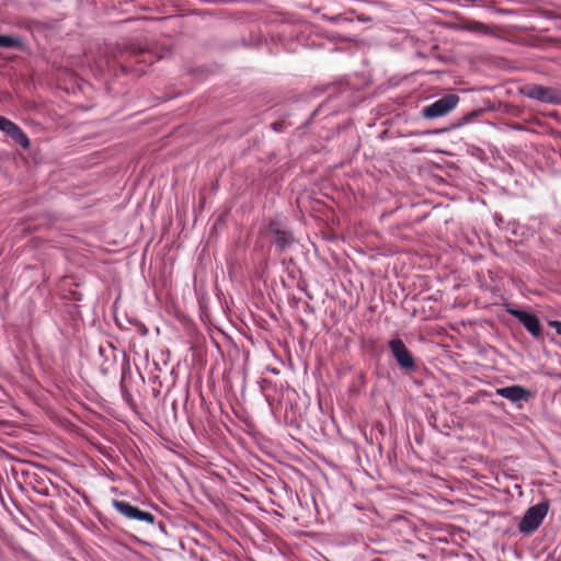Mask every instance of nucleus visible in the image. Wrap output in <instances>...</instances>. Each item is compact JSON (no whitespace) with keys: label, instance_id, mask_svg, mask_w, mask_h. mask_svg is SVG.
Masks as SVG:
<instances>
[{"label":"nucleus","instance_id":"nucleus-1","mask_svg":"<svg viewBox=\"0 0 561 561\" xmlns=\"http://www.w3.org/2000/svg\"><path fill=\"white\" fill-rule=\"evenodd\" d=\"M518 93L530 100L550 105H561V89L536 83H525Z\"/></svg>","mask_w":561,"mask_h":561},{"label":"nucleus","instance_id":"nucleus-2","mask_svg":"<svg viewBox=\"0 0 561 561\" xmlns=\"http://www.w3.org/2000/svg\"><path fill=\"white\" fill-rule=\"evenodd\" d=\"M265 234L282 252L288 250L296 241L293 231L279 217H274L268 220Z\"/></svg>","mask_w":561,"mask_h":561},{"label":"nucleus","instance_id":"nucleus-3","mask_svg":"<svg viewBox=\"0 0 561 561\" xmlns=\"http://www.w3.org/2000/svg\"><path fill=\"white\" fill-rule=\"evenodd\" d=\"M550 508L548 501L530 506L518 523V530L523 535H531L542 524Z\"/></svg>","mask_w":561,"mask_h":561},{"label":"nucleus","instance_id":"nucleus-4","mask_svg":"<svg viewBox=\"0 0 561 561\" xmlns=\"http://www.w3.org/2000/svg\"><path fill=\"white\" fill-rule=\"evenodd\" d=\"M388 346L391 356L402 371L412 373L416 369L415 358L401 339L390 340Z\"/></svg>","mask_w":561,"mask_h":561},{"label":"nucleus","instance_id":"nucleus-5","mask_svg":"<svg viewBox=\"0 0 561 561\" xmlns=\"http://www.w3.org/2000/svg\"><path fill=\"white\" fill-rule=\"evenodd\" d=\"M459 100L457 94H446L432 104L424 106L421 111L422 116L427 119L445 116L457 106Z\"/></svg>","mask_w":561,"mask_h":561},{"label":"nucleus","instance_id":"nucleus-6","mask_svg":"<svg viewBox=\"0 0 561 561\" xmlns=\"http://www.w3.org/2000/svg\"><path fill=\"white\" fill-rule=\"evenodd\" d=\"M506 311L516 318L536 341H543L542 325L535 313L515 308H507Z\"/></svg>","mask_w":561,"mask_h":561},{"label":"nucleus","instance_id":"nucleus-7","mask_svg":"<svg viewBox=\"0 0 561 561\" xmlns=\"http://www.w3.org/2000/svg\"><path fill=\"white\" fill-rule=\"evenodd\" d=\"M112 505L118 513H121L123 516H125L128 519L145 522L149 525L156 524V517L153 514H151L149 512H145V511L140 510L139 507L131 505L128 502L113 500Z\"/></svg>","mask_w":561,"mask_h":561},{"label":"nucleus","instance_id":"nucleus-8","mask_svg":"<svg viewBox=\"0 0 561 561\" xmlns=\"http://www.w3.org/2000/svg\"><path fill=\"white\" fill-rule=\"evenodd\" d=\"M0 130L9 136L15 144L20 145L23 149L30 147V139L22 128L14 122L4 116H0Z\"/></svg>","mask_w":561,"mask_h":561},{"label":"nucleus","instance_id":"nucleus-9","mask_svg":"<svg viewBox=\"0 0 561 561\" xmlns=\"http://www.w3.org/2000/svg\"><path fill=\"white\" fill-rule=\"evenodd\" d=\"M495 393L516 404L522 401L527 402L533 397V392L529 389L519 385L497 388Z\"/></svg>","mask_w":561,"mask_h":561},{"label":"nucleus","instance_id":"nucleus-10","mask_svg":"<svg viewBox=\"0 0 561 561\" xmlns=\"http://www.w3.org/2000/svg\"><path fill=\"white\" fill-rule=\"evenodd\" d=\"M484 113V110L483 108H476L467 114H465L463 116H461L460 118H458L457 121H455L449 127L447 128H443L440 130H426L424 134H439V133H444V131H449V130H453V129H456V128H460L467 124H470L472 122H474L477 118H479L482 114Z\"/></svg>","mask_w":561,"mask_h":561},{"label":"nucleus","instance_id":"nucleus-11","mask_svg":"<svg viewBox=\"0 0 561 561\" xmlns=\"http://www.w3.org/2000/svg\"><path fill=\"white\" fill-rule=\"evenodd\" d=\"M130 374V367L128 364H126L124 367H123V371H122V378H121V381H119V388H121V391H122V396H123V399L129 404V405H133L134 404V399H133V396L131 393L129 392V390L127 389L126 385H125V381H126V377L127 375Z\"/></svg>","mask_w":561,"mask_h":561},{"label":"nucleus","instance_id":"nucleus-12","mask_svg":"<svg viewBox=\"0 0 561 561\" xmlns=\"http://www.w3.org/2000/svg\"><path fill=\"white\" fill-rule=\"evenodd\" d=\"M0 47L21 49L23 47V42L20 37L16 36L0 35Z\"/></svg>","mask_w":561,"mask_h":561},{"label":"nucleus","instance_id":"nucleus-13","mask_svg":"<svg viewBox=\"0 0 561 561\" xmlns=\"http://www.w3.org/2000/svg\"><path fill=\"white\" fill-rule=\"evenodd\" d=\"M548 324L556 329V332L561 335V321L558 320H551L548 322Z\"/></svg>","mask_w":561,"mask_h":561},{"label":"nucleus","instance_id":"nucleus-14","mask_svg":"<svg viewBox=\"0 0 561 561\" xmlns=\"http://www.w3.org/2000/svg\"><path fill=\"white\" fill-rule=\"evenodd\" d=\"M158 526H159V528H160L163 533H165V528H164V525H163L162 523H159V524H158Z\"/></svg>","mask_w":561,"mask_h":561},{"label":"nucleus","instance_id":"nucleus-15","mask_svg":"<svg viewBox=\"0 0 561 561\" xmlns=\"http://www.w3.org/2000/svg\"><path fill=\"white\" fill-rule=\"evenodd\" d=\"M273 128H274L275 130H277V129H278L277 123H274V124H273Z\"/></svg>","mask_w":561,"mask_h":561}]
</instances>
